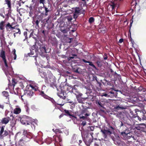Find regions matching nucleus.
I'll use <instances>...</instances> for the list:
<instances>
[{"instance_id":"nucleus-2","label":"nucleus","mask_w":146,"mask_h":146,"mask_svg":"<svg viewBox=\"0 0 146 146\" xmlns=\"http://www.w3.org/2000/svg\"><path fill=\"white\" fill-rule=\"evenodd\" d=\"M38 89V87L36 85H27L25 88L24 94L27 95L28 97L31 98L33 96L34 93L32 91V90L35 91L37 90Z\"/></svg>"},{"instance_id":"nucleus-53","label":"nucleus","mask_w":146,"mask_h":146,"mask_svg":"<svg viewBox=\"0 0 146 146\" xmlns=\"http://www.w3.org/2000/svg\"><path fill=\"white\" fill-rule=\"evenodd\" d=\"M15 33H14V37H15L16 36V35H15Z\"/></svg>"},{"instance_id":"nucleus-29","label":"nucleus","mask_w":146,"mask_h":146,"mask_svg":"<svg viewBox=\"0 0 146 146\" xmlns=\"http://www.w3.org/2000/svg\"><path fill=\"white\" fill-rule=\"evenodd\" d=\"M89 65L94 68L95 69L96 68V67L94 66V64H93L92 62H89Z\"/></svg>"},{"instance_id":"nucleus-47","label":"nucleus","mask_w":146,"mask_h":146,"mask_svg":"<svg viewBox=\"0 0 146 146\" xmlns=\"http://www.w3.org/2000/svg\"><path fill=\"white\" fill-rule=\"evenodd\" d=\"M137 129L138 130H140V128H139V127H137Z\"/></svg>"},{"instance_id":"nucleus-18","label":"nucleus","mask_w":146,"mask_h":146,"mask_svg":"<svg viewBox=\"0 0 146 146\" xmlns=\"http://www.w3.org/2000/svg\"><path fill=\"white\" fill-rule=\"evenodd\" d=\"M115 5L116 4L115 3V2H113L111 3V4L110 5V6L111 7V8L112 10L114 9Z\"/></svg>"},{"instance_id":"nucleus-16","label":"nucleus","mask_w":146,"mask_h":146,"mask_svg":"<svg viewBox=\"0 0 146 146\" xmlns=\"http://www.w3.org/2000/svg\"><path fill=\"white\" fill-rule=\"evenodd\" d=\"M16 50L15 49H14L12 52V55L14 56V59L16 60L17 57V55L16 54Z\"/></svg>"},{"instance_id":"nucleus-58","label":"nucleus","mask_w":146,"mask_h":146,"mask_svg":"<svg viewBox=\"0 0 146 146\" xmlns=\"http://www.w3.org/2000/svg\"><path fill=\"white\" fill-rule=\"evenodd\" d=\"M34 120V121H35V122H36V121H36V120Z\"/></svg>"},{"instance_id":"nucleus-57","label":"nucleus","mask_w":146,"mask_h":146,"mask_svg":"<svg viewBox=\"0 0 146 146\" xmlns=\"http://www.w3.org/2000/svg\"><path fill=\"white\" fill-rule=\"evenodd\" d=\"M93 134V133H91L90 134L92 136V135Z\"/></svg>"},{"instance_id":"nucleus-39","label":"nucleus","mask_w":146,"mask_h":146,"mask_svg":"<svg viewBox=\"0 0 146 146\" xmlns=\"http://www.w3.org/2000/svg\"><path fill=\"white\" fill-rule=\"evenodd\" d=\"M123 41V39H121L119 40V42L120 43H122Z\"/></svg>"},{"instance_id":"nucleus-11","label":"nucleus","mask_w":146,"mask_h":146,"mask_svg":"<svg viewBox=\"0 0 146 146\" xmlns=\"http://www.w3.org/2000/svg\"><path fill=\"white\" fill-rule=\"evenodd\" d=\"M5 21H2L0 23V29L3 30L5 26Z\"/></svg>"},{"instance_id":"nucleus-42","label":"nucleus","mask_w":146,"mask_h":146,"mask_svg":"<svg viewBox=\"0 0 146 146\" xmlns=\"http://www.w3.org/2000/svg\"><path fill=\"white\" fill-rule=\"evenodd\" d=\"M137 118H138V119L140 121H141V118L139 116H137Z\"/></svg>"},{"instance_id":"nucleus-7","label":"nucleus","mask_w":146,"mask_h":146,"mask_svg":"<svg viewBox=\"0 0 146 146\" xmlns=\"http://www.w3.org/2000/svg\"><path fill=\"white\" fill-rule=\"evenodd\" d=\"M84 111L82 110L81 112V113L78 115V116H79L80 119H82L83 120H84L86 119V116H88L89 115V114H88V113H86L84 114V116H83L82 115V114H84Z\"/></svg>"},{"instance_id":"nucleus-24","label":"nucleus","mask_w":146,"mask_h":146,"mask_svg":"<svg viewBox=\"0 0 146 146\" xmlns=\"http://www.w3.org/2000/svg\"><path fill=\"white\" fill-rule=\"evenodd\" d=\"M94 19L92 17H90L89 20V22L90 23H92L94 22Z\"/></svg>"},{"instance_id":"nucleus-44","label":"nucleus","mask_w":146,"mask_h":146,"mask_svg":"<svg viewBox=\"0 0 146 146\" xmlns=\"http://www.w3.org/2000/svg\"><path fill=\"white\" fill-rule=\"evenodd\" d=\"M98 104L99 105H100V106L102 107V105L101 104V103L100 102H98Z\"/></svg>"},{"instance_id":"nucleus-14","label":"nucleus","mask_w":146,"mask_h":146,"mask_svg":"<svg viewBox=\"0 0 146 146\" xmlns=\"http://www.w3.org/2000/svg\"><path fill=\"white\" fill-rule=\"evenodd\" d=\"M5 4H7L9 9L11 8V3L10 0H5Z\"/></svg>"},{"instance_id":"nucleus-1","label":"nucleus","mask_w":146,"mask_h":146,"mask_svg":"<svg viewBox=\"0 0 146 146\" xmlns=\"http://www.w3.org/2000/svg\"><path fill=\"white\" fill-rule=\"evenodd\" d=\"M0 56L2 58L5 65L3 69L5 74L8 78V80L10 82V78H11V77H12V75L13 73L12 68L11 67H9L8 66L6 59L5 52L3 50L1 51Z\"/></svg>"},{"instance_id":"nucleus-43","label":"nucleus","mask_w":146,"mask_h":146,"mask_svg":"<svg viewBox=\"0 0 146 146\" xmlns=\"http://www.w3.org/2000/svg\"><path fill=\"white\" fill-rule=\"evenodd\" d=\"M76 86L77 87V86H76V85L74 86L72 88V89H74V90H76Z\"/></svg>"},{"instance_id":"nucleus-26","label":"nucleus","mask_w":146,"mask_h":146,"mask_svg":"<svg viewBox=\"0 0 146 146\" xmlns=\"http://www.w3.org/2000/svg\"><path fill=\"white\" fill-rule=\"evenodd\" d=\"M64 111L65 113L67 114V115H69L71 116V115L70 114V111L68 110H64Z\"/></svg>"},{"instance_id":"nucleus-15","label":"nucleus","mask_w":146,"mask_h":146,"mask_svg":"<svg viewBox=\"0 0 146 146\" xmlns=\"http://www.w3.org/2000/svg\"><path fill=\"white\" fill-rule=\"evenodd\" d=\"M2 94L3 96L6 98H7L9 96V93L7 91H4L2 92Z\"/></svg>"},{"instance_id":"nucleus-59","label":"nucleus","mask_w":146,"mask_h":146,"mask_svg":"<svg viewBox=\"0 0 146 146\" xmlns=\"http://www.w3.org/2000/svg\"><path fill=\"white\" fill-rule=\"evenodd\" d=\"M135 3L136 4H137V3L136 2V1H135Z\"/></svg>"},{"instance_id":"nucleus-36","label":"nucleus","mask_w":146,"mask_h":146,"mask_svg":"<svg viewBox=\"0 0 146 146\" xmlns=\"http://www.w3.org/2000/svg\"><path fill=\"white\" fill-rule=\"evenodd\" d=\"M86 124V122L85 121H83L82 123V125L83 126H84Z\"/></svg>"},{"instance_id":"nucleus-40","label":"nucleus","mask_w":146,"mask_h":146,"mask_svg":"<svg viewBox=\"0 0 146 146\" xmlns=\"http://www.w3.org/2000/svg\"><path fill=\"white\" fill-rule=\"evenodd\" d=\"M45 0H40V3L43 4Z\"/></svg>"},{"instance_id":"nucleus-31","label":"nucleus","mask_w":146,"mask_h":146,"mask_svg":"<svg viewBox=\"0 0 146 146\" xmlns=\"http://www.w3.org/2000/svg\"><path fill=\"white\" fill-rule=\"evenodd\" d=\"M116 108L117 109H118L119 108H121V109H125V108L123 107H120L118 106L116 107Z\"/></svg>"},{"instance_id":"nucleus-54","label":"nucleus","mask_w":146,"mask_h":146,"mask_svg":"<svg viewBox=\"0 0 146 146\" xmlns=\"http://www.w3.org/2000/svg\"><path fill=\"white\" fill-rule=\"evenodd\" d=\"M140 125H145V124H144V123H142V124H140Z\"/></svg>"},{"instance_id":"nucleus-10","label":"nucleus","mask_w":146,"mask_h":146,"mask_svg":"<svg viewBox=\"0 0 146 146\" xmlns=\"http://www.w3.org/2000/svg\"><path fill=\"white\" fill-rule=\"evenodd\" d=\"M98 31L99 32L104 33L106 32V29L104 26H101Z\"/></svg>"},{"instance_id":"nucleus-61","label":"nucleus","mask_w":146,"mask_h":146,"mask_svg":"<svg viewBox=\"0 0 146 146\" xmlns=\"http://www.w3.org/2000/svg\"><path fill=\"white\" fill-rule=\"evenodd\" d=\"M29 56H32L31 55V54H30Z\"/></svg>"},{"instance_id":"nucleus-6","label":"nucleus","mask_w":146,"mask_h":146,"mask_svg":"<svg viewBox=\"0 0 146 146\" xmlns=\"http://www.w3.org/2000/svg\"><path fill=\"white\" fill-rule=\"evenodd\" d=\"M58 95L60 98L65 99L66 96V94L64 92V91H62L57 93Z\"/></svg>"},{"instance_id":"nucleus-33","label":"nucleus","mask_w":146,"mask_h":146,"mask_svg":"<svg viewBox=\"0 0 146 146\" xmlns=\"http://www.w3.org/2000/svg\"><path fill=\"white\" fill-rule=\"evenodd\" d=\"M49 83L50 84V86H51V87H53L54 86H56L55 84H54V83L53 82H52V83L50 82V83Z\"/></svg>"},{"instance_id":"nucleus-5","label":"nucleus","mask_w":146,"mask_h":146,"mask_svg":"<svg viewBox=\"0 0 146 146\" xmlns=\"http://www.w3.org/2000/svg\"><path fill=\"white\" fill-rule=\"evenodd\" d=\"M4 127L3 126L1 129L0 131V137L1 138L5 137L8 135V133L7 131L4 130Z\"/></svg>"},{"instance_id":"nucleus-56","label":"nucleus","mask_w":146,"mask_h":146,"mask_svg":"<svg viewBox=\"0 0 146 146\" xmlns=\"http://www.w3.org/2000/svg\"><path fill=\"white\" fill-rule=\"evenodd\" d=\"M110 128H111L112 129H113V128L112 127H110Z\"/></svg>"},{"instance_id":"nucleus-3","label":"nucleus","mask_w":146,"mask_h":146,"mask_svg":"<svg viewBox=\"0 0 146 146\" xmlns=\"http://www.w3.org/2000/svg\"><path fill=\"white\" fill-rule=\"evenodd\" d=\"M84 10L80 7H76L75 9V12L74 14V19L76 18L81 13L83 14Z\"/></svg>"},{"instance_id":"nucleus-46","label":"nucleus","mask_w":146,"mask_h":146,"mask_svg":"<svg viewBox=\"0 0 146 146\" xmlns=\"http://www.w3.org/2000/svg\"><path fill=\"white\" fill-rule=\"evenodd\" d=\"M131 43L132 44V45H133L134 44V41L132 40H131Z\"/></svg>"},{"instance_id":"nucleus-52","label":"nucleus","mask_w":146,"mask_h":146,"mask_svg":"<svg viewBox=\"0 0 146 146\" xmlns=\"http://www.w3.org/2000/svg\"><path fill=\"white\" fill-rule=\"evenodd\" d=\"M79 143H82V141H81V140H80V141H79Z\"/></svg>"},{"instance_id":"nucleus-41","label":"nucleus","mask_w":146,"mask_h":146,"mask_svg":"<svg viewBox=\"0 0 146 146\" xmlns=\"http://www.w3.org/2000/svg\"><path fill=\"white\" fill-rule=\"evenodd\" d=\"M83 61L85 62V63H89V62H90L89 61H86V60H84V59H83Z\"/></svg>"},{"instance_id":"nucleus-20","label":"nucleus","mask_w":146,"mask_h":146,"mask_svg":"<svg viewBox=\"0 0 146 146\" xmlns=\"http://www.w3.org/2000/svg\"><path fill=\"white\" fill-rule=\"evenodd\" d=\"M40 95L42 96L44 98H47V96L42 91L40 93Z\"/></svg>"},{"instance_id":"nucleus-35","label":"nucleus","mask_w":146,"mask_h":146,"mask_svg":"<svg viewBox=\"0 0 146 146\" xmlns=\"http://www.w3.org/2000/svg\"><path fill=\"white\" fill-rule=\"evenodd\" d=\"M94 127L93 126H90V130L91 131H93L94 130Z\"/></svg>"},{"instance_id":"nucleus-17","label":"nucleus","mask_w":146,"mask_h":146,"mask_svg":"<svg viewBox=\"0 0 146 146\" xmlns=\"http://www.w3.org/2000/svg\"><path fill=\"white\" fill-rule=\"evenodd\" d=\"M40 49L42 53H43L44 52H46V48L45 46L40 47Z\"/></svg>"},{"instance_id":"nucleus-13","label":"nucleus","mask_w":146,"mask_h":146,"mask_svg":"<svg viewBox=\"0 0 146 146\" xmlns=\"http://www.w3.org/2000/svg\"><path fill=\"white\" fill-rule=\"evenodd\" d=\"M21 112V109L20 108H16L14 110V113L15 114H18Z\"/></svg>"},{"instance_id":"nucleus-27","label":"nucleus","mask_w":146,"mask_h":146,"mask_svg":"<svg viewBox=\"0 0 146 146\" xmlns=\"http://www.w3.org/2000/svg\"><path fill=\"white\" fill-rule=\"evenodd\" d=\"M12 85H13V86H15V85L16 84L17 81H15L14 79H12Z\"/></svg>"},{"instance_id":"nucleus-55","label":"nucleus","mask_w":146,"mask_h":146,"mask_svg":"<svg viewBox=\"0 0 146 146\" xmlns=\"http://www.w3.org/2000/svg\"><path fill=\"white\" fill-rule=\"evenodd\" d=\"M27 33V32H25L24 33V35H25V34H26Z\"/></svg>"},{"instance_id":"nucleus-23","label":"nucleus","mask_w":146,"mask_h":146,"mask_svg":"<svg viewBox=\"0 0 146 146\" xmlns=\"http://www.w3.org/2000/svg\"><path fill=\"white\" fill-rule=\"evenodd\" d=\"M31 109L33 110L36 111L37 110V108L36 107V106L34 105H33L31 106Z\"/></svg>"},{"instance_id":"nucleus-38","label":"nucleus","mask_w":146,"mask_h":146,"mask_svg":"<svg viewBox=\"0 0 146 146\" xmlns=\"http://www.w3.org/2000/svg\"><path fill=\"white\" fill-rule=\"evenodd\" d=\"M44 8H45V12L48 13L49 11V10H48V8H46V7H45Z\"/></svg>"},{"instance_id":"nucleus-48","label":"nucleus","mask_w":146,"mask_h":146,"mask_svg":"<svg viewBox=\"0 0 146 146\" xmlns=\"http://www.w3.org/2000/svg\"><path fill=\"white\" fill-rule=\"evenodd\" d=\"M107 58V56L105 57L104 58V60H106Z\"/></svg>"},{"instance_id":"nucleus-30","label":"nucleus","mask_w":146,"mask_h":146,"mask_svg":"<svg viewBox=\"0 0 146 146\" xmlns=\"http://www.w3.org/2000/svg\"><path fill=\"white\" fill-rule=\"evenodd\" d=\"M102 96H105V97H109V95H108V94H106V93H103V94L102 95Z\"/></svg>"},{"instance_id":"nucleus-9","label":"nucleus","mask_w":146,"mask_h":146,"mask_svg":"<svg viewBox=\"0 0 146 146\" xmlns=\"http://www.w3.org/2000/svg\"><path fill=\"white\" fill-rule=\"evenodd\" d=\"M9 120L10 118L9 117H4L1 120V123L3 124H6L9 122Z\"/></svg>"},{"instance_id":"nucleus-62","label":"nucleus","mask_w":146,"mask_h":146,"mask_svg":"<svg viewBox=\"0 0 146 146\" xmlns=\"http://www.w3.org/2000/svg\"><path fill=\"white\" fill-rule=\"evenodd\" d=\"M133 2H134V1H133L131 3L132 4L133 3Z\"/></svg>"},{"instance_id":"nucleus-34","label":"nucleus","mask_w":146,"mask_h":146,"mask_svg":"<svg viewBox=\"0 0 146 146\" xmlns=\"http://www.w3.org/2000/svg\"><path fill=\"white\" fill-rule=\"evenodd\" d=\"M74 1H75L74 0H68V2H70L72 4L74 3Z\"/></svg>"},{"instance_id":"nucleus-64","label":"nucleus","mask_w":146,"mask_h":146,"mask_svg":"<svg viewBox=\"0 0 146 146\" xmlns=\"http://www.w3.org/2000/svg\"><path fill=\"white\" fill-rule=\"evenodd\" d=\"M46 74V73H44V74Z\"/></svg>"},{"instance_id":"nucleus-12","label":"nucleus","mask_w":146,"mask_h":146,"mask_svg":"<svg viewBox=\"0 0 146 146\" xmlns=\"http://www.w3.org/2000/svg\"><path fill=\"white\" fill-rule=\"evenodd\" d=\"M23 134L24 135H25L28 137L30 138V137H31V133L29 132H27L25 130H24Z\"/></svg>"},{"instance_id":"nucleus-19","label":"nucleus","mask_w":146,"mask_h":146,"mask_svg":"<svg viewBox=\"0 0 146 146\" xmlns=\"http://www.w3.org/2000/svg\"><path fill=\"white\" fill-rule=\"evenodd\" d=\"M101 132L104 134V137L105 138H106L107 136L106 135L107 131L106 130H101Z\"/></svg>"},{"instance_id":"nucleus-21","label":"nucleus","mask_w":146,"mask_h":146,"mask_svg":"<svg viewBox=\"0 0 146 146\" xmlns=\"http://www.w3.org/2000/svg\"><path fill=\"white\" fill-rule=\"evenodd\" d=\"M14 32H15V33H19V35H20L21 33L20 30L19 29H16L14 31Z\"/></svg>"},{"instance_id":"nucleus-50","label":"nucleus","mask_w":146,"mask_h":146,"mask_svg":"<svg viewBox=\"0 0 146 146\" xmlns=\"http://www.w3.org/2000/svg\"><path fill=\"white\" fill-rule=\"evenodd\" d=\"M145 117H143V118H142V119L143 120H144L145 119Z\"/></svg>"},{"instance_id":"nucleus-45","label":"nucleus","mask_w":146,"mask_h":146,"mask_svg":"<svg viewBox=\"0 0 146 146\" xmlns=\"http://www.w3.org/2000/svg\"><path fill=\"white\" fill-rule=\"evenodd\" d=\"M63 115H60L59 116V118H60L61 117H62L63 116Z\"/></svg>"},{"instance_id":"nucleus-25","label":"nucleus","mask_w":146,"mask_h":146,"mask_svg":"<svg viewBox=\"0 0 146 146\" xmlns=\"http://www.w3.org/2000/svg\"><path fill=\"white\" fill-rule=\"evenodd\" d=\"M52 131L54 132H55L56 133H61V131L59 129H56L55 130H54V129H52Z\"/></svg>"},{"instance_id":"nucleus-8","label":"nucleus","mask_w":146,"mask_h":146,"mask_svg":"<svg viewBox=\"0 0 146 146\" xmlns=\"http://www.w3.org/2000/svg\"><path fill=\"white\" fill-rule=\"evenodd\" d=\"M6 27L7 30V31H9L15 29V27H12V25H10V23H9L6 25Z\"/></svg>"},{"instance_id":"nucleus-32","label":"nucleus","mask_w":146,"mask_h":146,"mask_svg":"<svg viewBox=\"0 0 146 146\" xmlns=\"http://www.w3.org/2000/svg\"><path fill=\"white\" fill-rule=\"evenodd\" d=\"M4 105L3 104H0V108L3 110L4 109Z\"/></svg>"},{"instance_id":"nucleus-37","label":"nucleus","mask_w":146,"mask_h":146,"mask_svg":"<svg viewBox=\"0 0 146 146\" xmlns=\"http://www.w3.org/2000/svg\"><path fill=\"white\" fill-rule=\"evenodd\" d=\"M39 22L38 20H37L36 21L35 23H36L37 26H38V24H39Z\"/></svg>"},{"instance_id":"nucleus-28","label":"nucleus","mask_w":146,"mask_h":146,"mask_svg":"<svg viewBox=\"0 0 146 146\" xmlns=\"http://www.w3.org/2000/svg\"><path fill=\"white\" fill-rule=\"evenodd\" d=\"M107 133H106V135L107 136L108 135H110L112 133V132L110 131L109 130H106Z\"/></svg>"},{"instance_id":"nucleus-60","label":"nucleus","mask_w":146,"mask_h":146,"mask_svg":"<svg viewBox=\"0 0 146 146\" xmlns=\"http://www.w3.org/2000/svg\"><path fill=\"white\" fill-rule=\"evenodd\" d=\"M71 58H74V57H71Z\"/></svg>"},{"instance_id":"nucleus-51","label":"nucleus","mask_w":146,"mask_h":146,"mask_svg":"<svg viewBox=\"0 0 146 146\" xmlns=\"http://www.w3.org/2000/svg\"><path fill=\"white\" fill-rule=\"evenodd\" d=\"M45 15L46 16V15H48L47 12H45Z\"/></svg>"},{"instance_id":"nucleus-4","label":"nucleus","mask_w":146,"mask_h":146,"mask_svg":"<svg viewBox=\"0 0 146 146\" xmlns=\"http://www.w3.org/2000/svg\"><path fill=\"white\" fill-rule=\"evenodd\" d=\"M34 120L32 119L31 118L28 117V118H25L24 117L22 118L20 120L21 123L23 124L29 125V123L28 122V121H33Z\"/></svg>"},{"instance_id":"nucleus-49","label":"nucleus","mask_w":146,"mask_h":146,"mask_svg":"<svg viewBox=\"0 0 146 146\" xmlns=\"http://www.w3.org/2000/svg\"><path fill=\"white\" fill-rule=\"evenodd\" d=\"M29 8H30V9L31 10L32 9V7L31 6H30L29 7Z\"/></svg>"},{"instance_id":"nucleus-22","label":"nucleus","mask_w":146,"mask_h":146,"mask_svg":"<svg viewBox=\"0 0 146 146\" xmlns=\"http://www.w3.org/2000/svg\"><path fill=\"white\" fill-rule=\"evenodd\" d=\"M0 39L1 40V42H5L4 38L3 35L0 36Z\"/></svg>"},{"instance_id":"nucleus-63","label":"nucleus","mask_w":146,"mask_h":146,"mask_svg":"<svg viewBox=\"0 0 146 146\" xmlns=\"http://www.w3.org/2000/svg\"><path fill=\"white\" fill-rule=\"evenodd\" d=\"M72 102H70V103H71Z\"/></svg>"}]
</instances>
